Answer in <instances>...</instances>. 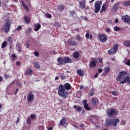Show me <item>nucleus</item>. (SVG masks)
I'll list each match as a JSON object with an SVG mask.
<instances>
[{"label":"nucleus","mask_w":130,"mask_h":130,"mask_svg":"<svg viewBox=\"0 0 130 130\" xmlns=\"http://www.w3.org/2000/svg\"><path fill=\"white\" fill-rule=\"evenodd\" d=\"M17 85L19 86V87H22V84H21V83H18Z\"/></svg>","instance_id":"61"},{"label":"nucleus","mask_w":130,"mask_h":130,"mask_svg":"<svg viewBox=\"0 0 130 130\" xmlns=\"http://www.w3.org/2000/svg\"><path fill=\"white\" fill-rule=\"evenodd\" d=\"M112 94L113 96H116L117 95V92L116 91H112Z\"/></svg>","instance_id":"48"},{"label":"nucleus","mask_w":130,"mask_h":130,"mask_svg":"<svg viewBox=\"0 0 130 130\" xmlns=\"http://www.w3.org/2000/svg\"><path fill=\"white\" fill-rule=\"evenodd\" d=\"M99 75V74L96 73L94 75V78H97L98 77V76Z\"/></svg>","instance_id":"62"},{"label":"nucleus","mask_w":130,"mask_h":130,"mask_svg":"<svg viewBox=\"0 0 130 130\" xmlns=\"http://www.w3.org/2000/svg\"><path fill=\"white\" fill-rule=\"evenodd\" d=\"M117 50H118V45L115 44L113 45V48L108 51V53L111 55L115 54L117 52Z\"/></svg>","instance_id":"7"},{"label":"nucleus","mask_w":130,"mask_h":130,"mask_svg":"<svg viewBox=\"0 0 130 130\" xmlns=\"http://www.w3.org/2000/svg\"><path fill=\"white\" fill-rule=\"evenodd\" d=\"M52 129H53L52 127H50L49 128H48V130H52Z\"/></svg>","instance_id":"64"},{"label":"nucleus","mask_w":130,"mask_h":130,"mask_svg":"<svg viewBox=\"0 0 130 130\" xmlns=\"http://www.w3.org/2000/svg\"><path fill=\"white\" fill-rule=\"evenodd\" d=\"M127 72L126 71H122L119 73L118 77L116 78V81L120 82V84H125L127 83L128 85H130V77L127 76Z\"/></svg>","instance_id":"1"},{"label":"nucleus","mask_w":130,"mask_h":130,"mask_svg":"<svg viewBox=\"0 0 130 130\" xmlns=\"http://www.w3.org/2000/svg\"><path fill=\"white\" fill-rule=\"evenodd\" d=\"M30 118L31 119H35L36 118V115L31 114L30 115Z\"/></svg>","instance_id":"44"},{"label":"nucleus","mask_w":130,"mask_h":130,"mask_svg":"<svg viewBox=\"0 0 130 130\" xmlns=\"http://www.w3.org/2000/svg\"><path fill=\"white\" fill-rule=\"evenodd\" d=\"M73 57L75 58V59H77V58H79V57H80V53L79 52H74L73 53Z\"/></svg>","instance_id":"18"},{"label":"nucleus","mask_w":130,"mask_h":130,"mask_svg":"<svg viewBox=\"0 0 130 130\" xmlns=\"http://www.w3.org/2000/svg\"><path fill=\"white\" fill-rule=\"evenodd\" d=\"M16 124H18V122H20V118L19 117H17V120L16 121Z\"/></svg>","instance_id":"55"},{"label":"nucleus","mask_w":130,"mask_h":130,"mask_svg":"<svg viewBox=\"0 0 130 130\" xmlns=\"http://www.w3.org/2000/svg\"><path fill=\"white\" fill-rule=\"evenodd\" d=\"M24 45L26 47V48H29V42L28 41H26Z\"/></svg>","instance_id":"43"},{"label":"nucleus","mask_w":130,"mask_h":130,"mask_svg":"<svg viewBox=\"0 0 130 130\" xmlns=\"http://www.w3.org/2000/svg\"><path fill=\"white\" fill-rule=\"evenodd\" d=\"M100 41L101 42H106L107 41V36L104 34H102L99 36Z\"/></svg>","instance_id":"12"},{"label":"nucleus","mask_w":130,"mask_h":130,"mask_svg":"<svg viewBox=\"0 0 130 130\" xmlns=\"http://www.w3.org/2000/svg\"><path fill=\"white\" fill-rule=\"evenodd\" d=\"M115 23H118V19L116 18L115 20Z\"/></svg>","instance_id":"63"},{"label":"nucleus","mask_w":130,"mask_h":130,"mask_svg":"<svg viewBox=\"0 0 130 130\" xmlns=\"http://www.w3.org/2000/svg\"><path fill=\"white\" fill-rule=\"evenodd\" d=\"M121 124H122V125H124L125 124V121H122L121 122Z\"/></svg>","instance_id":"57"},{"label":"nucleus","mask_w":130,"mask_h":130,"mask_svg":"<svg viewBox=\"0 0 130 130\" xmlns=\"http://www.w3.org/2000/svg\"><path fill=\"white\" fill-rule=\"evenodd\" d=\"M82 104H83L84 106H85V105L88 104H87V100H83V101H82Z\"/></svg>","instance_id":"49"},{"label":"nucleus","mask_w":130,"mask_h":130,"mask_svg":"<svg viewBox=\"0 0 130 130\" xmlns=\"http://www.w3.org/2000/svg\"><path fill=\"white\" fill-rule=\"evenodd\" d=\"M111 29L110 28H107L106 32L107 33H110Z\"/></svg>","instance_id":"53"},{"label":"nucleus","mask_w":130,"mask_h":130,"mask_svg":"<svg viewBox=\"0 0 130 130\" xmlns=\"http://www.w3.org/2000/svg\"><path fill=\"white\" fill-rule=\"evenodd\" d=\"M102 71H103L102 69H99L98 70V73H99V74H100V73H102Z\"/></svg>","instance_id":"56"},{"label":"nucleus","mask_w":130,"mask_h":130,"mask_svg":"<svg viewBox=\"0 0 130 130\" xmlns=\"http://www.w3.org/2000/svg\"><path fill=\"white\" fill-rule=\"evenodd\" d=\"M57 61L58 62V66H63L67 64V63H72L73 61L72 59L70 58L69 57H59Z\"/></svg>","instance_id":"2"},{"label":"nucleus","mask_w":130,"mask_h":130,"mask_svg":"<svg viewBox=\"0 0 130 130\" xmlns=\"http://www.w3.org/2000/svg\"><path fill=\"white\" fill-rule=\"evenodd\" d=\"M7 40L10 43V45H11V44H13V39H12L11 37H9L7 38Z\"/></svg>","instance_id":"35"},{"label":"nucleus","mask_w":130,"mask_h":130,"mask_svg":"<svg viewBox=\"0 0 130 130\" xmlns=\"http://www.w3.org/2000/svg\"><path fill=\"white\" fill-rule=\"evenodd\" d=\"M20 30H22V26L19 25L18 26V27H17L14 30V32H15V31H19Z\"/></svg>","instance_id":"39"},{"label":"nucleus","mask_w":130,"mask_h":130,"mask_svg":"<svg viewBox=\"0 0 130 130\" xmlns=\"http://www.w3.org/2000/svg\"><path fill=\"white\" fill-rule=\"evenodd\" d=\"M11 25H12V22H11V20L9 19H6L5 23L3 26L4 32H5V33H9V32H10Z\"/></svg>","instance_id":"5"},{"label":"nucleus","mask_w":130,"mask_h":130,"mask_svg":"<svg viewBox=\"0 0 130 130\" xmlns=\"http://www.w3.org/2000/svg\"><path fill=\"white\" fill-rule=\"evenodd\" d=\"M76 37L77 38V40H82V38L81 37V36H80V35H77Z\"/></svg>","instance_id":"51"},{"label":"nucleus","mask_w":130,"mask_h":130,"mask_svg":"<svg viewBox=\"0 0 130 130\" xmlns=\"http://www.w3.org/2000/svg\"><path fill=\"white\" fill-rule=\"evenodd\" d=\"M16 66H17V67H20V66H21V62H20L19 61H17Z\"/></svg>","instance_id":"54"},{"label":"nucleus","mask_w":130,"mask_h":130,"mask_svg":"<svg viewBox=\"0 0 130 130\" xmlns=\"http://www.w3.org/2000/svg\"><path fill=\"white\" fill-rule=\"evenodd\" d=\"M105 73H107V74H108V73H109V72H110V68L109 67L105 68Z\"/></svg>","instance_id":"42"},{"label":"nucleus","mask_w":130,"mask_h":130,"mask_svg":"<svg viewBox=\"0 0 130 130\" xmlns=\"http://www.w3.org/2000/svg\"><path fill=\"white\" fill-rule=\"evenodd\" d=\"M93 119H95V116H94V115L91 116L89 117V122H91V123H92L93 124H94L95 123V122H94Z\"/></svg>","instance_id":"25"},{"label":"nucleus","mask_w":130,"mask_h":130,"mask_svg":"<svg viewBox=\"0 0 130 130\" xmlns=\"http://www.w3.org/2000/svg\"><path fill=\"white\" fill-rule=\"evenodd\" d=\"M23 8L25 10V11H27V12L29 11V8L28 7V6L24 5L23 6Z\"/></svg>","instance_id":"46"},{"label":"nucleus","mask_w":130,"mask_h":130,"mask_svg":"<svg viewBox=\"0 0 130 130\" xmlns=\"http://www.w3.org/2000/svg\"><path fill=\"white\" fill-rule=\"evenodd\" d=\"M107 116L108 117H114L116 115H117V112L115 111L114 109H108L107 110Z\"/></svg>","instance_id":"6"},{"label":"nucleus","mask_w":130,"mask_h":130,"mask_svg":"<svg viewBox=\"0 0 130 130\" xmlns=\"http://www.w3.org/2000/svg\"><path fill=\"white\" fill-rule=\"evenodd\" d=\"M70 14L71 16L73 17V18L75 17V16H77V14H76V12L75 11H71L70 12Z\"/></svg>","instance_id":"31"},{"label":"nucleus","mask_w":130,"mask_h":130,"mask_svg":"<svg viewBox=\"0 0 130 130\" xmlns=\"http://www.w3.org/2000/svg\"><path fill=\"white\" fill-rule=\"evenodd\" d=\"M66 122H67V118L65 117H63L60 120L59 124L60 125H61V126H63L64 125H66Z\"/></svg>","instance_id":"14"},{"label":"nucleus","mask_w":130,"mask_h":130,"mask_svg":"<svg viewBox=\"0 0 130 130\" xmlns=\"http://www.w3.org/2000/svg\"><path fill=\"white\" fill-rule=\"evenodd\" d=\"M80 7L81 9L85 8V3L83 2H79Z\"/></svg>","instance_id":"38"},{"label":"nucleus","mask_w":130,"mask_h":130,"mask_svg":"<svg viewBox=\"0 0 130 130\" xmlns=\"http://www.w3.org/2000/svg\"><path fill=\"white\" fill-rule=\"evenodd\" d=\"M34 27H35V31L37 32V31H39L40 28H41V25L39 23H37L34 25Z\"/></svg>","instance_id":"17"},{"label":"nucleus","mask_w":130,"mask_h":130,"mask_svg":"<svg viewBox=\"0 0 130 130\" xmlns=\"http://www.w3.org/2000/svg\"><path fill=\"white\" fill-rule=\"evenodd\" d=\"M77 73L80 77H84V71L83 70H78Z\"/></svg>","instance_id":"21"},{"label":"nucleus","mask_w":130,"mask_h":130,"mask_svg":"<svg viewBox=\"0 0 130 130\" xmlns=\"http://www.w3.org/2000/svg\"><path fill=\"white\" fill-rule=\"evenodd\" d=\"M86 32L87 33L85 35V37L86 39H89V38H90V31H89V30H87Z\"/></svg>","instance_id":"36"},{"label":"nucleus","mask_w":130,"mask_h":130,"mask_svg":"<svg viewBox=\"0 0 130 130\" xmlns=\"http://www.w3.org/2000/svg\"><path fill=\"white\" fill-rule=\"evenodd\" d=\"M34 54L37 57H38L39 56V52H38V51H35V52L34 53Z\"/></svg>","instance_id":"45"},{"label":"nucleus","mask_w":130,"mask_h":130,"mask_svg":"<svg viewBox=\"0 0 130 130\" xmlns=\"http://www.w3.org/2000/svg\"><path fill=\"white\" fill-rule=\"evenodd\" d=\"M8 45V42L6 41L3 42V43L2 44V48H5L6 46Z\"/></svg>","instance_id":"34"},{"label":"nucleus","mask_w":130,"mask_h":130,"mask_svg":"<svg viewBox=\"0 0 130 130\" xmlns=\"http://www.w3.org/2000/svg\"><path fill=\"white\" fill-rule=\"evenodd\" d=\"M120 5V3H117L114 6L112 7L111 11L113 13H116L117 11H118V7Z\"/></svg>","instance_id":"11"},{"label":"nucleus","mask_w":130,"mask_h":130,"mask_svg":"<svg viewBox=\"0 0 130 130\" xmlns=\"http://www.w3.org/2000/svg\"><path fill=\"white\" fill-rule=\"evenodd\" d=\"M97 66V62L95 60H92V61L89 63V67L90 69H94Z\"/></svg>","instance_id":"13"},{"label":"nucleus","mask_w":130,"mask_h":130,"mask_svg":"<svg viewBox=\"0 0 130 130\" xmlns=\"http://www.w3.org/2000/svg\"><path fill=\"white\" fill-rule=\"evenodd\" d=\"M11 57L13 58L12 60L14 61V60H16V58H17V55H16L15 54H12L11 55Z\"/></svg>","instance_id":"37"},{"label":"nucleus","mask_w":130,"mask_h":130,"mask_svg":"<svg viewBox=\"0 0 130 130\" xmlns=\"http://www.w3.org/2000/svg\"><path fill=\"white\" fill-rule=\"evenodd\" d=\"M58 94L62 98L66 99L69 97V92L66 90L63 85L61 84L58 86Z\"/></svg>","instance_id":"3"},{"label":"nucleus","mask_w":130,"mask_h":130,"mask_svg":"<svg viewBox=\"0 0 130 130\" xmlns=\"http://www.w3.org/2000/svg\"><path fill=\"white\" fill-rule=\"evenodd\" d=\"M119 119L115 118V119H107L106 122V126H113L116 127L117 126V123H119L120 122Z\"/></svg>","instance_id":"4"},{"label":"nucleus","mask_w":130,"mask_h":130,"mask_svg":"<svg viewBox=\"0 0 130 130\" xmlns=\"http://www.w3.org/2000/svg\"><path fill=\"white\" fill-rule=\"evenodd\" d=\"M94 93H95V89H94V88H91L89 92V96H93Z\"/></svg>","instance_id":"27"},{"label":"nucleus","mask_w":130,"mask_h":130,"mask_svg":"<svg viewBox=\"0 0 130 130\" xmlns=\"http://www.w3.org/2000/svg\"><path fill=\"white\" fill-rule=\"evenodd\" d=\"M105 11H106V7H105V5H103L100 11L101 14H102L103 12H105Z\"/></svg>","instance_id":"33"},{"label":"nucleus","mask_w":130,"mask_h":130,"mask_svg":"<svg viewBox=\"0 0 130 130\" xmlns=\"http://www.w3.org/2000/svg\"><path fill=\"white\" fill-rule=\"evenodd\" d=\"M122 20L124 23H127L128 25H130V16L126 15L125 16L123 15L121 17Z\"/></svg>","instance_id":"10"},{"label":"nucleus","mask_w":130,"mask_h":130,"mask_svg":"<svg viewBox=\"0 0 130 130\" xmlns=\"http://www.w3.org/2000/svg\"><path fill=\"white\" fill-rule=\"evenodd\" d=\"M26 122H27V123H28V124H30V123H31V119H30V118H28L27 119Z\"/></svg>","instance_id":"50"},{"label":"nucleus","mask_w":130,"mask_h":130,"mask_svg":"<svg viewBox=\"0 0 130 130\" xmlns=\"http://www.w3.org/2000/svg\"><path fill=\"white\" fill-rule=\"evenodd\" d=\"M73 108L75 110H77V111H78V112H81V111H82L83 110V108H82V107H77V106H76V105L74 106Z\"/></svg>","instance_id":"20"},{"label":"nucleus","mask_w":130,"mask_h":130,"mask_svg":"<svg viewBox=\"0 0 130 130\" xmlns=\"http://www.w3.org/2000/svg\"><path fill=\"white\" fill-rule=\"evenodd\" d=\"M45 16L46 17V18H48V19H50V18H51L52 17V16H51V15H50V14H47V13L45 14Z\"/></svg>","instance_id":"41"},{"label":"nucleus","mask_w":130,"mask_h":130,"mask_svg":"<svg viewBox=\"0 0 130 130\" xmlns=\"http://www.w3.org/2000/svg\"><path fill=\"white\" fill-rule=\"evenodd\" d=\"M3 81H4V79H3V77L0 76V83Z\"/></svg>","instance_id":"58"},{"label":"nucleus","mask_w":130,"mask_h":130,"mask_svg":"<svg viewBox=\"0 0 130 130\" xmlns=\"http://www.w3.org/2000/svg\"><path fill=\"white\" fill-rule=\"evenodd\" d=\"M60 77L62 79V80H66V77L64 76V74H63V73L60 74Z\"/></svg>","instance_id":"40"},{"label":"nucleus","mask_w":130,"mask_h":130,"mask_svg":"<svg viewBox=\"0 0 130 130\" xmlns=\"http://www.w3.org/2000/svg\"><path fill=\"white\" fill-rule=\"evenodd\" d=\"M27 102H33L35 99L34 93L33 91H29L27 96Z\"/></svg>","instance_id":"9"},{"label":"nucleus","mask_w":130,"mask_h":130,"mask_svg":"<svg viewBox=\"0 0 130 130\" xmlns=\"http://www.w3.org/2000/svg\"><path fill=\"white\" fill-rule=\"evenodd\" d=\"M89 38L90 40H93V36L92 35H90L89 36Z\"/></svg>","instance_id":"59"},{"label":"nucleus","mask_w":130,"mask_h":130,"mask_svg":"<svg viewBox=\"0 0 130 130\" xmlns=\"http://www.w3.org/2000/svg\"><path fill=\"white\" fill-rule=\"evenodd\" d=\"M114 30H115V31H120V28H119L117 26H115V27H114Z\"/></svg>","instance_id":"47"},{"label":"nucleus","mask_w":130,"mask_h":130,"mask_svg":"<svg viewBox=\"0 0 130 130\" xmlns=\"http://www.w3.org/2000/svg\"><path fill=\"white\" fill-rule=\"evenodd\" d=\"M126 64L130 67V60H128L126 62Z\"/></svg>","instance_id":"52"},{"label":"nucleus","mask_w":130,"mask_h":130,"mask_svg":"<svg viewBox=\"0 0 130 130\" xmlns=\"http://www.w3.org/2000/svg\"><path fill=\"white\" fill-rule=\"evenodd\" d=\"M24 22L25 24H29L30 22V18L28 16H24Z\"/></svg>","instance_id":"19"},{"label":"nucleus","mask_w":130,"mask_h":130,"mask_svg":"<svg viewBox=\"0 0 130 130\" xmlns=\"http://www.w3.org/2000/svg\"><path fill=\"white\" fill-rule=\"evenodd\" d=\"M34 66L36 69H40V66L39 65V63L38 62V61L35 62L34 63Z\"/></svg>","instance_id":"26"},{"label":"nucleus","mask_w":130,"mask_h":130,"mask_svg":"<svg viewBox=\"0 0 130 130\" xmlns=\"http://www.w3.org/2000/svg\"><path fill=\"white\" fill-rule=\"evenodd\" d=\"M64 5H60L57 7V9L59 10V12H62L64 10Z\"/></svg>","instance_id":"23"},{"label":"nucleus","mask_w":130,"mask_h":130,"mask_svg":"<svg viewBox=\"0 0 130 130\" xmlns=\"http://www.w3.org/2000/svg\"><path fill=\"white\" fill-rule=\"evenodd\" d=\"M129 6H130V1H126L123 3L124 7H129Z\"/></svg>","instance_id":"32"},{"label":"nucleus","mask_w":130,"mask_h":130,"mask_svg":"<svg viewBox=\"0 0 130 130\" xmlns=\"http://www.w3.org/2000/svg\"><path fill=\"white\" fill-rule=\"evenodd\" d=\"M92 102H93V105H95V106H97L98 103H99V101H98V100L96 99H92Z\"/></svg>","instance_id":"30"},{"label":"nucleus","mask_w":130,"mask_h":130,"mask_svg":"<svg viewBox=\"0 0 130 130\" xmlns=\"http://www.w3.org/2000/svg\"><path fill=\"white\" fill-rule=\"evenodd\" d=\"M5 78H6V79H9V76L7 75V74H5Z\"/></svg>","instance_id":"60"},{"label":"nucleus","mask_w":130,"mask_h":130,"mask_svg":"<svg viewBox=\"0 0 130 130\" xmlns=\"http://www.w3.org/2000/svg\"><path fill=\"white\" fill-rule=\"evenodd\" d=\"M31 31L32 28L31 27H29L28 29L25 30V34H26V35H29V34L31 33Z\"/></svg>","instance_id":"28"},{"label":"nucleus","mask_w":130,"mask_h":130,"mask_svg":"<svg viewBox=\"0 0 130 130\" xmlns=\"http://www.w3.org/2000/svg\"><path fill=\"white\" fill-rule=\"evenodd\" d=\"M65 90H71L72 89V86L69 83H65L63 85Z\"/></svg>","instance_id":"16"},{"label":"nucleus","mask_w":130,"mask_h":130,"mask_svg":"<svg viewBox=\"0 0 130 130\" xmlns=\"http://www.w3.org/2000/svg\"><path fill=\"white\" fill-rule=\"evenodd\" d=\"M102 5V2L97 1L94 4V13L96 14L99 13L100 9H101V6Z\"/></svg>","instance_id":"8"},{"label":"nucleus","mask_w":130,"mask_h":130,"mask_svg":"<svg viewBox=\"0 0 130 130\" xmlns=\"http://www.w3.org/2000/svg\"><path fill=\"white\" fill-rule=\"evenodd\" d=\"M84 108L85 109V110H87V111L91 110V108L89 107V104H88L84 106Z\"/></svg>","instance_id":"29"},{"label":"nucleus","mask_w":130,"mask_h":130,"mask_svg":"<svg viewBox=\"0 0 130 130\" xmlns=\"http://www.w3.org/2000/svg\"><path fill=\"white\" fill-rule=\"evenodd\" d=\"M25 75H27L28 76H32V70L31 68H29L25 71Z\"/></svg>","instance_id":"22"},{"label":"nucleus","mask_w":130,"mask_h":130,"mask_svg":"<svg viewBox=\"0 0 130 130\" xmlns=\"http://www.w3.org/2000/svg\"><path fill=\"white\" fill-rule=\"evenodd\" d=\"M123 44L124 46H126V47H130V41H125L123 42Z\"/></svg>","instance_id":"24"},{"label":"nucleus","mask_w":130,"mask_h":130,"mask_svg":"<svg viewBox=\"0 0 130 130\" xmlns=\"http://www.w3.org/2000/svg\"><path fill=\"white\" fill-rule=\"evenodd\" d=\"M68 43L69 45H71L72 46H76L78 44L77 42L72 41V40H69Z\"/></svg>","instance_id":"15"}]
</instances>
